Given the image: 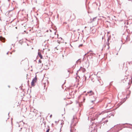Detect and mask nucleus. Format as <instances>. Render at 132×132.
<instances>
[{"mask_svg":"<svg viewBox=\"0 0 132 132\" xmlns=\"http://www.w3.org/2000/svg\"><path fill=\"white\" fill-rule=\"evenodd\" d=\"M128 77L126 76L125 78L121 80V82L123 83H126L127 84H129V80H128Z\"/></svg>","mask_w":132,"mask_h":132,"instance_id":"nucleus-1","label":"nucleus"},{"mask_svg":"<svg viewBox=\"0 0 132 132\" xmlns=\"http://www.w3.org/2000/svg\"><path fill=\"white\" fill-rule=\"evenodd\" d=\"M37 81V76H36L33 79L31 82V85L32 86H35V83Z\"/></svg>","mask_w":132,"mask_h":132,"instance_id":"nucleus-2","label":"nucleus"},{"mask_svg":"<svg viewBox=\"0 0 132 132\" xmlns=\"http://www.w3.org/2000/svg\"><path fill=\"white\" fill-rule=\"evenodd\" d=\"M122 125L119 124V125L118 124L116 125V128H117V131L116 130V132H118L119 130L122 129V128H121V126Z\"/></svg>","mask_w":132,"mask_h":132,"instance_id":"nucleus-3","label":"nucleus"},{"mask_svg":"<svg viewBox=\"0 0 132 132\" xmlns=\"http://www.w3.org/2000/svg\"><path fill=\"white\" fill-rule=\"evenodd\" d=\"M88 55V56H93L94 54L91 51H89V52H88L87 53L85 54V55Z\"/></svg>","mask_w":132,"mask_h":132,"instance_id":"nucleus-4","label":"nucleus"},{"mask_svg":"<svg viewBox=\"0 0 132 132\" xmlns=\"http://www.w3.org/2000/svg\"><path fill=\"white\" fill-rule=\"evenodd\" d=\"M0 40L2 42L4 43L5 42V38L3 37L2 36H0Z\"/></svg>","mask_w":132,"mask_h":132,"instance_id":"nucleus-5","label":"nucleus"},{"mask_svg":"<svg viewBox=\"0 0 132 132\" xmlns=\"http://www.w3.org/2000/svg\"><path fill=\"white\" fill-rule=\"evenodd\" d=\"M38 55L40 58V59H42L43 58V57L41 54V52H39L38 53Z\"/></svg>","mask_w":132,"mask_h":132,"instance_id":"nucleus-6","label":"nucleus"},{"mask_svg":"<svg viewBox=\"0 0 132 132\" xmlns=\"http://www.w3.org/2000/svg\"><path fill=\"white\" fill-rule=\"evenodd\" d=\"M124 102H120V103H118V104H117V107H116V109H117V108H118Z\"/></svg>","mask_w":132,"mask_h":132,"instance_id":"nucleus-7","label":"nucleus"},{"mask_svg":"<svg viewBox=\"0 0 132 132\" xmlns=\"http://www.w3.org/2000/svg\"><path fill=\"white\" fill-rule=\"evenodd\" d=\"M87 93L88 94H89V95H93L94 94L92 90L88 92Z\"/></svg>","mask_w":132,"mask_h":132,"instance_id":"nucleus-8","label":"nucleus"},{"mask_svg":"<svg viewBox=\"0 0 132 132\" xmlns=\"http://www.w3.org/2000/svg\"><path fill=\"white\" fill-rule=\"evenodd\" d=\"M104 113V112L103 111L102 112H101V113H99V112H98L97 113V116H99V115H100L102 114H103Z\"/></svg>","mask_w":132,"mask_h":132,"instance_id":"nucleus-9","label":"nucleus"},{"mask_svg":"<svg viewBox=\"0 0 132 132\" xmlns=\"http://www.w3.org/2000/svg\"><path fill=\"white\" fill-rule=\"evenodd\" d=\"M122 46V44L121 43L120 45L118 47H117V49L118 51H119L120 48H121Z\"/></svg>","mask_w":132,"mask_h":132,"instance_id":"nucleus-10","label":"nucleus"},{"mask_svg":"<svg viewBox=\"0 0 132 132\" xmlns=\"http://www.w3.org/2000/svg\"><path fill=\"white\" fill-rule=\"evenodd\" d=\"M80 71H82L83 72H84L85 71V69L84 68H81L80 69Z\"/></svg>","mask_w":132,"mask_h":132,"instance_id":"nucleus-11","label":"nucleus"},{"mask_svg":"<svg viewBox=\"0 0 132 132\" xmlns=\"http://www.w3.org/2000/svg\"><path fill=\"white\" fill-rule=\"evenodd\" d=\"M128 63L130 65V64H132V59H131L130 61H128Z\"/></svg>","mask_w":132,"mask_h":132,"instance_id":"nucleus-12","label":"nucleus"},{"mask_svg":"<svg viewBox=\"0 0 132 132\" xmlns=\"http://www.w3.org/2000/svg\"><path fill=\"white\" fill-rule=\"evenodd\" d=\"M55 33L54 32L53 33V35H52V33L51 34V37H52L53 38H54V36L55 35Z\"/></svg>","mask_w":132,"mask_h":132,"instance_id":"nucleus-13","label":"nucleus"},{"mask_svg":"<svg viewBox=\"0 0 132 132\" xmlns=\"http://www.w3.org/2000/svg\"><path fill=\"white\" fill-rule=\"evenodd\" d=\"M130 93H131V91H130V90H129V93L127 95V96H129V95H130Z\"/></svg>","mask_w":132,"mask_h":132,"instance_id":"nucleus-14","label":"nucleus"},{"mask_svg":"<svg viewBox=\"0 0 132 132\" xmlns=\"http://www.w3.org/2000/svg\"><path fill=\"white\" fill-rule=\"evenodd\" d=\"M128 36H127L126 37V40L127 41L129 40V39H128Z\"/></svg>","mask_w":132,"mask_h":132,"instance_id":"nucleus-15","label":"nucleus"},{"mask_svg":"<svg viewBox=\"0 0 132 132\" xmlns=\"http://www.w3.org/2000/svg\"><path fill=\"white\" fill-rule=\"evenodd\" d=\"M42 63V61L40 60H39V63Z\"/></svg>","mask_w":132,"mask_h":132,"instance_id":"nucleus-16","label":"nucleus"},{"mask_svg":"<svg viewBox=\"0 0 132 132\" xmlns=\"http://www.w3.org/2000/svg\"><path fill=\"white\" fill-rule=\"evenodd\" d=\"M50 130V129L49 128L47 130L46 132H49Z\"/></svg>","mask_w":132,"mask_h":132,"instance_id":"nucleus-17","label":"nucleus"},{"mask_svg":"<svg viewBox=\"0 0 132 132\" xmlns=\"http://www.w3.org/2000/svg\"><path fill=\"white\" fill-rule=\"evenodd\" d=\"M73 15L74 16V19H73L74 20V19H76V17L75 15L74 14H73Z\"/></svg>","mask_w":132,"mask_h":132,"instance_id":"nucleus-18","label":"nucleus"},{"mask_svg":"<svg viewBox=\"0 0 132 132\" xmlns=\"http://www.w3.org/2000/svg\"><path fill=\"white\" fill-rule=\"evenodd\" d=\"M117 21H123V19H121L120 20H119L118 19Z\"/></svg>","mask_w":132,"mask_h":132,"instance_id":"nucleus-19","label":"nucleus"},{"mask_svg":"<svg viewBox=\"0 0 132 132\" xmlns=\"http://www.w3.org/2000/svg\"><path fill=\"white\" fill-rule=\"evenodd\" d=\"M85 98L84 97L83 98V101H84V102H85Z\"/></svg>","mask_w":132,"mask_h":132,"instance_id":"nucleus-20","label":"nucleus"},{"mask_svg":"<svg viewBox=\"0 0 132 132\" xmlns=\"http://www.w3.org/2000/svg\"><path fill=\"white\" fill-rule=\"evenodd\" d=\"M95 101V100L94 101H91L92 103H93L94 101Z\"/></svg>","mask_w":132,"mask_h":132,"instance_id":"nucleus-21","label":"nucleus"},{"mask_svg":"<svg viewBox=\"0 0 132 132\" xmlns=\"http://www.w3.org/2000/svg\"><path fill=\"white\" fill-rule=\"evenodd\" d=\"M50 118L52 117V115H51L50 116Z\"/></svg>","mask_w":132,"mask_h":132,"instance_id":"nucleus-22","label":"nucleus"},{"mask_svg":"<svg viewBox=\"0 0 132 132\" xmlns=\"http://www.w3.org/2000/svg\"><path fill=\"white\" fill-rule=\"evenodd\" d=\"M108 120H106V121H105V122H108Z\"/></svg>","mask_w":132,"mask_h":132,"instance_id":"nucleus-23","label":"nucleus"},{"mask_svg":"<svg viewBox=\"0 0 132 132\" xmlns=\"http://www.w3.org/2000/svg\"><path fill=\"white\" fill-rule=\"evenodd\" d=\"M130 87H129L128 88V89H129V88H130Z\"/></svg>","mask_w":132,"mask_h":132,"instance_id":"nucleus-24","label":"nucleus"},{"mask_svg":"<svg viewBox=\"0 0 132 132\" xmlns=\"http://www.w3.org/2000/svg\"><path fill=\"white\" fill-rule=\"evenodd\" d=\"M129 125H130L131 126H132V125L130 124H129Z\"/></svg>","mask_w":132,"mask_h":132,"instance_id":"nucleus-25","label":"nucleus"},{"mask_svg":"<svg viewBox=\"0 0 132 132\" xmlns=\"http://www.w3.org/2000/svg\"><path fill=\"white\" fill-rule=\"evenodd\" d=\"M118 54V53H117L116 54V55H117Z\"/></svg>","mask_w":132,"mask_h":132,"instance_id":"nucleus-26","label":"nucleus"},{"mask_svg":"<svg viewBox=\"0 0 132 132\" xmlns=\"http://www.w3.org/2000/svg\"><path fill=\"white\" fill-rule=\"evenodd\" d=\"M16 28L17 29V27H16Z\"/></svg>","mask_w":132,"mask_h":132,"instance_id":"nucleus-27","label":"nucleus"},{"mask_svg":"<svg viewBox=\"0 0 132 132\" xmlns=\"http://www.w3.org/2000/svg\"><path fill=\"white\" fill-rule=\"evenodd\" d=\"M121 41L122 42V40H121Z\"/></svg>","mask_w":132,"mask_h":132,"instance_id":"nucleus-28","label":"nucleus"}]
</instances>
